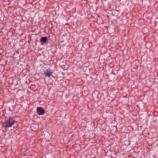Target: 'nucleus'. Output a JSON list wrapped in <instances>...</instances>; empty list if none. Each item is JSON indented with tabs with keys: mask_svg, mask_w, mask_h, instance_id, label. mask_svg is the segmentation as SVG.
Wrapping results in <instances>:
<instances>
[{
	"mask_svg": "<svg viewBox=\"0 0 158 158\" xmlns=\"http://www.w3.org/2000/svg\"><path fill=\"white\" fill-rule=\"evenodd\" d=\"M36 113L39 115H43L45 113L44 108L42 107H37L36 110Z\"/></svg>",
	"mask_w": 158,
	"mask_h": 158,
	"instance_id": "nucleus-2",
	"label": "nucleus"
},
{
	"mask_svg": "<svg viewBox=\"0 0 158 158\" xmlns=\"http://www.w3.org/2000/svg\"><path fill=\"white\" fill-rule=\"evenodd\" d=\"M44 74L45 77L48 76L49 77L52 75V73L48 71L47 69H46V70L44 71Z\"/></svg>",
	"mask_w": 158,
	"mask_h": 158,
	"instance_id": "nucleus-3",
	"label": "nucleus"
},
{
	"mask_svg": "<svg viewBox=\"0 0 158 158\" xmlns=\"http://www.w3.org/2000/svg\"><path fill=\"white\" fill-rule=\"evenodd\" d=\"M23 18H24V17H22V19H23Z\"/></svg>",
	"mask_w": 158,
	"mask_h": 158,
	"instance_id": "nucleus-5",
	"label": "nucleus"
},
{
	"mask_svg": "<svg viewBox=\"0 0 158 158\" xmlns=\"http://www.w3.org/2000/svg\"><path fill=\"white\" fill-rule=\"evenodd\" d=\"M47 40V39L46 37H43L40 39V41L41 42H45Z\"/></svg>",
	"mask_w": 158,
	"mask_h": 158,
	"instance_id": "nucleus-4",
	"label": "nucleus"
},
{
	"mask_svg": "<svg viewBox=\"0 0 158 158\" xmlns=\"http://www.w3.org/2000/svg\"><path fill=\"white\" fill-rule=\"evenodd\" d=\"M15 119L12 117H9L4 123L3 125L6 127H12L14 124Z\"/></svg>",
	"mask_w": 158,
	"mask_h": 158,
	"instance_id": "nucleus-1",
	"label": "nucleus"
}]
</instances>
